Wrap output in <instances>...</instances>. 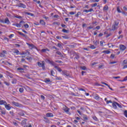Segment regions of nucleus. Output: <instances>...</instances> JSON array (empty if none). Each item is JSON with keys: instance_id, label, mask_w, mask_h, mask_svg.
<instances>
[{"instance_id": "50", "label": "nucleus", "mask_w": 127, "mask_h": 127, "mask_svg": "<svg viewBox=\"0 0 127 127\" xmlns=\"http://www.w3.org/2000/svg\"><path fill=\"white\" fill-rule=\"evenodd\" d=\"M92 119L94 120V121H96V122H98V118L96 116H94L92 117Z\"/></svg>"}, {"instance_id": "40", "label": "nucleus", "mask_w": 127, "mask_h": 127, "mask_svg": "<svg viewBox=\"0 0 127 127\" xmlns=\"http://www.w3.org/2000/svg\"><path fill=\"white\" fill-rule=\"evenodd\" d=\"M12 124L15 126V127H18V124H17L16 122L13 121Z\"/></svg>"}, {"instance_id": "41", "label": "nucleus", "mask_w": 127, "mask_h": 127, "mask_svg": "<svg viewBox=\"0 0 127 127\" xmlns=\"http://www.w3.org/2000/svg\"><path fill=\"white\" fill-rule=\"evenodd\" d=\"M54 74H55V72H54V71L53 70H51V76H54Z\"/></svg>"}, {"instance_id": "20", "label": "nucleus", "mask_w": 127, "mask_h": 127, "mask_svg": "<svg viewBox=\"0 0 127 127\" xmlns=\"http://www.w3.org/2000/svg\"><path fill=\"white\" fill-rule=\"evenodd\" d=\"M6 102L4 100H0V105H6Z\"/></svg>"}, {"instance_id": "58", "label": "nucleus", "mask_w": 127, "mask_h": 127, "mask_svg": "<svg viewBox=\"0 0 127 127\" xmlns=\"http://www.w3.org/2000/svg\"><path fill=\"white\" fill-rule=\"evenodd\" d=\"M56 80H62V78L61 77L56 76Z\"/></svg>"}, {"instance_id": "52", "label": "nucleus", "mask_w": 127, "mask_h": 127, "mask_svg": "<svg viewBox=\"0 0 127 127\" xmlns=\"http://www.w3.org/2000/svg\"><path fill=\"white\" fill-rule=\"evenodd\" d=\"M97 5H98V3H95L92 4L91 5V6L92 7H95V6H97Z\"/></svg>"}, {"instance_id": "38", "label": "nucleus", "mask_w": 127, "mask_h": 127, "mask_svg": "<svg viewBox=\"0 0 127 127\" xmlns=\"http://www.w3.org/2000/svg\"><path fill=\"white\" fill-rule=\"evenodd\" d=\"M94 42V45H95V46H97V45H98L99 44V41L98 40H96L95 42Z\"/></svg>"}, {"instance_id": "19", "label": "nucleus", "mask_w": 127, "mask_h": 127, "mask_svg": "<svg viewBox=\"0 0 127 127\" xmlns=\"http://www.w3.org/2000/svg\"><path fill=\"white\" fill-rule=\"evenodd\" d=\"M44 122H45V123H47V124H49V123H50V121H49V119H48V118L46 117H44Z\"/></svg>"}, {"instance_id": "51", "label": "nucleus", "mask_w": 127, "mask_h": 127, "mask_svg": "<svg viewBox=\"0 0 127 127\" xmlns=\"http://www.w3.org/2000/svg\"><path fill=\"white\" fill-rule=\"evenodd\" d=\"M62 27H63L64 28H67V26L64 24H61Z\"/></svg>"}, {"instance_id": "9", "label": "nucleus", "mask_w": 127, "mask_h": 127, "mask_svg": "<svg viewBox=\"0 0 127 127\" xmlns=\"http://www.w3.org/2000/svg\"><path fill=\"white\" fill-rule=\"evenodd\" d=\"M6 76L7 77H9V78H13V74H12L11 73H10L9 71H6Z\"/></svg>"}, {"instance_id": "34", "label": "nucleus", "mask_w": 127, "mask_h": 127, "mask_svg": "<svg viewBox=\"0 0 127 127\" xmlns=\"http://www.w3.org/2000/svg\"><path fill=\"white\" fill-rule=\"evenodd\" d=\"M16 27H18V28H20L21 27V25L20 23H17L16 25Z\"/></svg>"}, {"instance_id": "28", "label": "nucleus", "mask_w": 127, "mask_h": 127, "mask_svg": "<svg viewBox=\"0 0 127 127\" xmlns=\"http://www.w3.org/2000/svg\"><path fill=\"white\" fill-rule=\"evenodd\" d=\"M117 12H118V13H122V11H121V9H120V6L117 7Z\"/></svg>"}, {"instance_id": "43", "label": "nucleus", "mask_w": 127, "mask_h": 127, "mask_svg": "<svg viewBox=\"0 0 127 127\" xmlns=\"http://www.w3.org/2000/svg\"><path fill=\"white\" fill-rule=\"evenodd\" d=\"M18 71H24V68L22 67H19L17 68Z\"/></svg>"}, {"instance_id": "4", "label": "nucleus", "mask_w": 127, "mask_h": 127, "mask_svg": "<svg viewBox=\"0 0 127 127\" xmlns=\"http://www.w3.org/2000/svg\"><path fill=\"white\" fill-rule=\"evenodd\" d=\"M119 48H120V50H121V51L124 52L126 50V49H127V47H126V46L124 45H120L119 46Z\"/></svg>"}, {"instance_id": "17", "label": "nucleus", "mask_w": 127, "mask_h": 127, "mask_svg": "<svg viewBox=\"0 0 127 127\" xmlns=\"http://www.w3.org/2000/svg\"><path fill=\"white\" fill-rule=\"evenodd\" d=\"M54 68H55V69L58 70V71H59V72H62V71H63V70H62V69H61V68H60L56 65H55Z\"/></svg>"}, {"instance_id": "11", "label": "nucleus", "mask_w": 127, "mask_h": 127, "mask_svg": "<svg viewBox=\"0 0 127 127\" xmlns=\"http://www.w3.org/2000/svg\"><path fill=\"white\" fill-rule=\"evenodd\" d=\"M4 23H6V24H9V23H10V21H9V19H8V17H6L5 18Z\"/></svg>"}, {"instance_id": "7", "label": "nucleus", "mask_w": 127, "mask_h": 127, "mask_svg": "<svg viewBox=\"0 0 127 127\" xmlns=\"http://www.w3.org/2000/svg\"><path fill=\"white\" fill-rule=\"evenodd\" d=\"M18 7H21L22 8H26V5L22 3H19L17 5Z\"/></svg>"}, {"instance_id": "33", "label": "nucleus", "mask_w": 127, "mask_h": 127, "mask_svg": "<svg viewBox=\"0 0 127 127\" xmlns=\"http://www.w3.org/2000/svg\"><path fill=\"white\" fill-rule=\"evenodd\" d=\"M79 15H81V12L79 11L75 15V17H78Z\"/></svg>"}, {"instance_id": "15", "label": "nucleus", "mask_w": 127, "mask_h": 127, "mask_svg": "<svg viewBox=\"0 0 127 127\" xmlns=\"http://www.w3.org/2000/svg\"><path fill=\"white\" fill-rule=\"evenodd\" d=\"M5 108L7 110V111H9L10 109H11V107L9 106V104L6 105L4 104Z\"/></svg>"}, {"instance_id": "42", "label": "nucleus", "mask_w": 127, "mask_h": 127, "mask_svg": "<svg viewBox=\"0 0 127 127\" xmlns=\"http://www.w3.org/2000/svg\"><path fill=\"white\" fill-rule=\"evenodd\" d=\"M68 47L70 48H75V45H68Z\"/></svg>"}, {"instance_id": "26", "label": "nucleus", "mask_w": 127, "mask_h": 127, "mask_svg": "<svg viewBox=\"0 0 127 127\" xmlns=\"http://www.w3.org/2000/svg\"><path fill=\"white\" fill-rule=\"evenodd\" d=\"M24 77H26V78H27L28 79H31V77H30V75L29 74H24Z\"/></svg>"}, {"instance_id": "25", "label": "nucleus", "mask_w": 127, "mask_h": 127, "mask_svg": "<svg viewBox=\"0 0 127 127\" xmlns=\"http://www.w3.org/2000/svg\"><path fill=\"white\" fill-rule=\"evenodd\" d=\"M102 53H105V54H110L111 53V51H103Z\"/></svg>"}, {"instance_id": "23", "label": "nucleus", "mask_w": 127, "mask_h": 127, "mask_svg": "<svg viewBox=\"0 0 127 127\" xmlns=\"http://www.w3.org/2000/svg\"><path fill=\"white\" fill-rule=\"evenodd\" d=\"M40 24H41V25H45V24H46L45 22H44V20H40Z\"/></svg>"}, {"instance_id": "5", "label": "nucleus", "mask_w": 127, "mask_h": 127, "mask_svg": "<svg viewBox=\"0 0 127 127\" xmlns=\"http://www.w3.org/2000/svg\"><path fill=\"white\" fill-rule=\"evenodd\" d=\"M64 111L66 113V114H67L68 115H71V113H70V108H68L66 106H65V107L64 108Z\"/></svg>"}, {"instance_id": "63", "label": "nucleus", "mask_w": 127, "mask_h": 127, "mask_svg": "<svg viewBox=\"0 0 127 127\" xmlns=\"http://www.w3.org/2000/svg\"><path fill=\"white\" fill-rule=\"evenodd\" d=\"M4 84H5V85H6V86H9V83L6 81H4Z\"/></svg>"}, {"instance_id": "18", "label": "nucleus", "mask_w": 127, "mask_h": 127, "mask_svg": "<svg viewBox=\"0 0 127 127\" xmlns=\"http://www.w3.org/2000/svg\"><path fill=\"white\" fill-rule=\"evenodd\" d=\"M26 122H27V119H25V120H23L21 123V125H22V126H23L24 125H26Z\"/></svg>"}, {"instance_id": "55", "label": "nucleus", "mask_w": 127, "mask_h": 127, "mask_svg": "<svg viewBox=\"0 0 127 127\" xmlns=\"http://www.w3.org/2000/svg\"><path fill=\"white\" fill-rule=\"evenodd\" d=\"M123 65H126V64H127V60H124L123 62Z\"/></svg>"}, {"instance_id": "24", "label": "nucleus", "mask_w": 127, "mask_h": 127, "mask_svg": "<svg viewBox=\"0 0 127 127\" xmlns=\"http://www.w3.org/2000/svg\"><path fill=\"white\" fill-rule=\"evenodd\" d=\"M45 82L47 83H51V80H50L48 78H46L45 79Z\"/></svg>"}, {"instance_id": "61", "label": "nucleus", "mask_w": 127, "mask_h": 127, "mask_svg": "<svg viewBox=\"0 0 127 127\" xmlns=\"http://www.w3.org/2000/svg\"><path fill=\"white\" fill-rule=\"evenodd\" d=\"M5 55L4 54H3V53H0V57H5Z\"/></svg>"}, {"instance_id": "2", "label": "nucleus", "mask_w": 127, "mask_h": 127, "mask_svg": "<svg viewBox=\"0 0 127 127\" xmlns=\"http://www.w3.org/2000/svg\"><path fill=\"white\" fill-rule=\"evenodd\" d=\"M38 66L42 67V70L43 71H45V62H44V61H43L42 62V63L40 62H38Z\"/></svg>"}, {"instance_id": "27", "label": "nucleus", "mask_w": 127, "mask_h": 127, "mask_svg": "<svg viewBox=\"0 0 127 127\" xmlns=\"http://www.w3.org/2000/svg\"><path fill=\"white\" fill-rule=\"evenodd\" d=\"M118 81L119 82H125L126 81H127V76H126L123 80H119Z\"/></svg>"}, {"instance_id": "22", "label": "nucleus", "mask_w": 127, "mask_h": 127, "mask_svg": "<svg viewBox=\"0 0 127 127\" xmlns=\"http://www.w3.org/2000/svg\"><path fill=\"white\" fill-rule=\"evenodd\" d=\"M62 31H63V32L64 33H69V32H70V31L67 30H66V29H63L62 30Z\"/></svg>"}, {"instance_id": "36", "label": "nucleus", "mask_w": 127, "mask_h": 127, "mask_svg": "<svg viewBox=\"0 0 127 127\" xmlns=\"http://www.w3.org/2000/svg\"><path fill=\"white\" fill-rule=\"evenodd\" d=\"M56 54H58V55H60V56H61V57H62L63 56L62 55V54L61 53V52L58 51L56 52Z\"/></svg>"}, {"instance_id": "16", "label": "nucleus", "mask_w": 127, "mask_h": 127, "mask_svg": "<svg viewBox=\"0 0 127 127\" xmlns=\"http://www.w3.org/2000/svg\"><path fill=\"white\" fill-rule=\"evenodd\" d=\"M18 34L20 35H22V36H23V37H25V38H27V35L23 34V33L21 32H18Z\"/></svg>"}, {"instance_id": "37", "label": "nucleus", "mask_w": 127, "mask_h": 127, "mask_svg": "<svg viewBox=\"0 0 127 127\" xmlns=\"http://www.w3.org/2000/svg\"><path fill=\"white\" fill-rule=\"evenodd\" d=\"M62 37L64 38V39H69L70 37H68V36H62Z\"/></svg>"}, {"instance_id": "30", "label": "nucleus", "mask_w": 127, "mask_h": 127, "mask_svg": "<svg viewBox=\"0 0 127 127\" xmlns=\"http://www.w3.org/2000/svg\"><path fill=\"white\" fill-rule=\"evenodd\" d=\"M24 91V89H23V88H20L19 89V92L20 93H23Z\"/></svg>"}, {"instance_id": "47", "label": "nucleus", "mask_w": 127, "mask_h": 127, "mask_svg": "<svg viewBox=\"0 0 127 127\" xmlns=\"http://www.w3.org/2000/svg\"><path fill=\"white\" fill-rule=\"evenodd\" d=\"M83 119L85 121H88V117H87V115H84Z\"/></svg>"}, {"instance_id": "56", "label": "nucleus", "mask_w": 127, "mask_h": 127, "mask_svg": "<svg viewBox=\"0 0 127 127\" xmlns=\"http://www.w3.org/2000/svg\"><path fill=\"white\" fill-rule=\"evenodd\" d=\"M108 45L109 48H111V47H114L113 44H108Z\"/></svg>"}, {"instance_id": "46", "label": "nucleus", "mask_w": 127, "mask_h": 127, "mask_svg": "<svg viewBox=\"0 0 127 127\" xmlns=\"http://www.w3.org/2000/svg\"><path fill=\"white\" fill-rule=\"evenodd\" d=\"M104 10H108L109 9V7L107 5L105 6L103 8Z\"/></svg>"}, {"instance_id": "8", "label": "nucleus", "mask_w": 127, "mask_h": 127, "mask_svg": "<svg viewBox=\"0 0 127 127\" xmlns=\"http://www.w3.org/2000/svg\"><path fill=\"white\" fill-rule=\"evenodd\" d=\"M69 53V54H71V55H72V54L74 55H75V59H79V58H80V56H79L76 53H75V51H72V53Z\"/></svg>"}, {"instance_id": "29", "label": "nucleus", "mask_w": 127, "mask_h": 127, "mask_svg": "<svg viewBox=\"0 0 127 127\" xmlns=\"http://www.w3.org/2000/svg\"><path fill=\"white\" fill-rule=\"evenodd\" d=\"M89 48H90V49H96V47H95L94 45H91L90 46L88 47Z\"/></svg>"}, {"instance_id": "39", "label": "nucleus", "mask_w": 127, "mask_h": 127, "mask_svg": "<svg viewBox=\"0 0 127 127\" xmlns=\"http://www.w3.org/2000/svg\"><path fill=\"white\" fill-rule=\"evenodd\" d=\"M15 17L16 18H18L19 19H21V20L22 19V17L21 16L16 15V16H15Z\"/></svg>"}, {"instance_id": "35", "label": "nucleus", "mask_w": 127, "mask_h": 127, "mask_svg": "<svg viewBox=\"0 0 127 127\" xmlns=\"http://www.w3.org/2000/svg\"><path fill=\"white\" fill-rule=\"evenodd\" d=\"M80 68L81 70H87V67L85 66H80Z\"/></svg>"}, {"instance_id": "53", "label": "nucleus", "mask_w": 127, "mask_h": 127, "mask_svg": "<svg viewBox=\"0 0 127 127\" xmlns=\"http://www.w3.org/2000/svg\"><path fill=\"white\" fill-rule=\"evenodd\" d=\"M14 53H16L17 55H18L19 54V51L16 50L15 52H14Z\"/></svg>"}, {"instance_id": "44", "label": "nucleus", "mask_w": 127, "mask_h": 127, "mask_svg": "<svg viewBox=\"0 0 127 127\" xmlns=\"http://www.w3.org/2000/svg\"><path fill=\"white\" fill-rule=\"evenodd\" d=\"M24 26L25 28H28L29 27V25L27 23L24 24Z\"/></svg>"}, {"instance_id": "64", "label": "nucleus", "mask_w": 127, "mask_h": 127, "mask_svg": "<svg viewBox=\"0 0 127 127\" xmlns=\"http://www.w3.org/2000/svg\"><path fill=\"white\" fill-rule=\"evenodd\" d=\"M110 58H112V59H114L115 58V55L114 54H111Z\"/></svg>"}, {"instance_id": "13", "label": "nucleus", "mask_w": 127, "mask_h": 127, "mask_svg": "<svg viewBox=\"0 0 127 127\" xmlns=\"http://www.w3.org/2000/svg\"><path fill=\"white\" fill-rule=\"evenodd\" d=\"M18 115L21 117H23V116H24V111L23 110H20V112L18 113Z\"/></svg>"}, {"instance_id": "59", "label": "nucleus", "mask_w": 127, "mask_h": 127, "mask_svg": "<svg viewBox=\"0 0 127 127\" xmlns=\"http://www.w3.org/2000/svg\"><path fill=\"white\" fill-rule=\"evenodd\" d=\"M53 24H56L57 25H59L60 24V22H54L53 23Z\"/></svg>"}, {"instance_id": "12", "label": "nucleus", "mask_w": 127, "mask_h": 127, "mask_svg": "<svg viewBox=\"0 0 127 127\" xmlns=\"http://www.w3.org/2000/svg\"><path fill=\"white\" fill-rule=\"evenodd\" d=\"M92 11H94V9H93V8H90V9H89V10L84 9V10H83V12H86V13H88V12H92Z\"/></svg>"}, {"instance_id": "60", "label": "nucleus", "mask_w": 127, "mask_h": 127, "mask_svg": "<svg viewBox=\"0 0 127 127\" xmlns=\"http://www.w3.org/2000/svg\"><path fill=\"white\" fill-rule=\"evenodd\" d=\"M124 115L125 116V117H126V118H127V110H125V111H124Z\"/></svg>"}, {"instance_id": "54", "label": "nucleus", "mask_w": 127, "mask_h": 127, "mask_svg": "<svg viewBox=\"0 0 127 127\" xmlns=\"http://www.w3.org/2000/svg\"><path fill=\"white\" fill-rule=\"evenodd\" d=\"M110 103L111 104H113V102L112 101V100H108L106 101V104H110Z\"/></svg>"}, {"instance_id": "49", "label": "nucleus", "mask_w": 127, "mask_h": 127, "mask_svg": "<svg viewBox=\"0 0 127 127\" xmlns=\"http://www.w3.org/2000/svg\"><path fill=\"white\" fill-rule=\"evenodd\" d=\"M94 99H95V100H99V99H100V96H99V95H97L96 96H95L94 97Z\"/></svg>"}, {"instance_id": "21", "label": "nucleus", "mask_w": 127, "mask_h": 127, "mask_svg": "<svg viewBox=\"0 0 127 127\" xmlns=\"http://www.w3.org/2000/svg\"><path fill=\"white\" fill-rule=\"evenodd\" d=\"M25 14H26L27 15H30V16H34V14H32V13L28 12H25Z\"/></svg>"}, {"instance_id": "62", "label": "nucleus", "mask_w": 127, "mask_h": 127, "mask_svg": "<svg viewBox=\"0 0 127 127\" xmlns=\"http://www.w3.org/2000/svg\"><path fill=\"white\" fill-rule=\"evenodd\" d=\"M56 63H60V64L63 63V62L62 61H59V60L56 61Z\"/></svg>"}, {"instance_id": "31", "label": "nucleus", "mask_w": 127, "mask_h": 127, "mask_svg": "<svg viewBox=\"0 0 127 127\" xmlns=\"http://www.w3.org/2000/svg\"><path fill=\"white\" fill-rule=\"evenodd\" d=\"M26 44L28 45L29 47H32V48H33V47H34V45H33V44H30L28 43H26Z\"/></svg>"}, {"instance_id": "6", "label": "nucleus", "mask_w": 127, "mask_h": 127, "mask_svg": "<svg viewBox=\"0 0 127 127\" xmlns=\"http://www.w3.org/2000/svg\"><path fill=\"white\" fill-rule=\"evenodd\" d=\"M62 73V75H64V76H66V77H69L70 76V74H69V72H68V71L66 70H63Z\"/></svg>"}, {"instance_id": "1", "label": "nucleus", "mask_w": 127, "mask_h": 127, "mask_svg": "<svg viewBox=\"0 0 127 127\" xmlns=\"http://www.w3.org/2000/svg\"><path fill=\"white\" fill-rule=\"evenodd\" d=\"M119 23H120V22H119V20H115L114 22V24H113L112 25V30H113V31L117 30V29L119 28Z\"/></svg>"}, {"instance_id": "10", "label": "nucleus", "mask_w": 127, "mask_h": 127, "mask_svg": "<svg viewBox=\"0 0 127 127\" xmlns=\"http://www.w3.org/2000/svg\"><path fill=\"white\" fill-rule=\"evenodd\" d=\"M118 106V102L116 101H114L112 103V107L114 108V109H117L118 107H117Z\"/></svg>"}, {"instance_id": "48", "label": "nucleus", "mask_w": 127, "mask_h": 127, "mask_svg": "<svg viewBox=\"0 0 127 127\" xmlns=\"http://www.w3.org/2000/svg\"><path fill=\"white\" fill-rule=\"evenodd\" d=\"M50 64H51V65H52V66H55V63H54V62L53 61H51Z\"/></svg>"}, {"instance_id": "3", "label": "nucleus", "mask_w": 127, "mask_h": 127, "mask_svg": "<svg viewBox=\"0 0 127 127\" xmlns=\"http://www.w3.org/2000/svg\"><path fill=\"white\" fill-rule=\"evenodd\" d=\"M12 104L13 105V106H15V107H17L18 108H22V105L18 102L12 101Z\"/></svg>"}, {"instance_id": "57", "label": "nucleus", "mask_w": 127, "mask_h": 127, "mask_svg": "<svg viewBox=\"0 0 127 127\" xmlns=\"http://www.w3.org/2000/svg\"><path fill=\"white\" fill-rule=\"evenodd\" d=\"M100 46H104V41H101L100 42Z\"/></svg>"}, {"instance_id": "32", "label": "nucleus", "mask_w": 127, "mask_h": 127, "mask_svg": "<svg viewBox=\"0 0 127 127\" xmlns=\"http://www.w3.org/2000/svg\"><path fill=\"white\" fill-rule=\"evenodd\" d=\"M17 82V80L16 79H13L12 81V84H16V82Z\"/></svg>"}, {"instance_id": "14", "label": "nucleus", "mask_w": 127, "mask_h": 127, "mask_svg": "<svg viewBox=\"0 0 127 127\" xmlns=\"http://www.w3.org/2000/svg\"><path fill=\"white\" fill-rule=\"evenodd\" d=\"M54 116V115H53V114L51 113H48L46 114V117H47V118H52Z\"/></svg>"}, {"instance_id": "45", "label": "nucleus", "mask_w": 127, "mask_h": 127, "mask_svg": "<svg viewBox=\"0 0 127 127\" xmlns=\"http://www.w3.org/2000/svg\"><path fill=\"white\" fill-rule=\"evenodd\" d=\"M46 51H49L48 49H43L42 50V52H45Z\"/></svg>"}]
</instances>
